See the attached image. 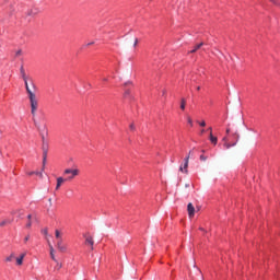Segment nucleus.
Here are the masks:
<instances>
[{
  "instance_id": "nucleus-20",
  "label": "nucleus",
  "mask_w": 280,
  "mask_h": 280,
  "mask_svg": "<svg viewBox=\"0 0 280 280\" xmlns=\"http://www.w3.org/2000/svg\"><path fill=\"white\" fill-rule=\"evenodd\" d=\"M55 237H56L58 241L62 240V234L60 233V231H58V230L55 231Z\"/></svg>"
},
{
  "instance_id": "nucleus-17",
  "label": "nucleus",
  "mask_w": 280,
  "mask_h": 280,
  "mask_svg": "<svg viewBox=\"0 0 280 280\" xmlns=\"http://www.w3.org/2000/svg\"><path fill=\"white\" fill-rule=\"evenodd\" d=\"M45 165H47V155H43L42 172H45Z\"/></svg>"
},
{
  "instance_id": "nucleus-38",
  "label": "nucleus",
  "mask_w": 280,
  "mask_h": 280,
  "mask_svg": "<svg viewBox=\"0 0 280 280\" xmlns=\"http://www.w3.org/2000/svg\"><path fill=\"white\" fill-rule=\"evenodd\" d=\"M200 135H205V129H202V130L200 131Z\"/></svg>"
},
{
  "instance_id": "nucleus-24",
  "label": "nucleus",
  "mask_w": 280,
  "mask_h": 280,
  "mask_svg": "<svg viewBox=\"0 0 280 280\" xmlns=\"http://www.w3.org/2000/svg\"><path fill=\"white\" fill-rule=\"evenodd\" d=\"M55 262H57V265H56V270H60V268H62V264L61 262H58V260L57 261H55Z\"/></svg>"
},
{
  "instance_id": "nucleus-16",
  "label": "nucleus",
  "mask_w": 280,
  "mask_h": 280,
  "mask_svg": "<svg viewBox=\"0 0 280 280\" xmlns=\"http://www.w3.org/2000/svg\"><path fill=\"white\" fill-rule=\"evenodd\" d=\"M30 176H39V178H43V171L40 172H28Z\"/></svg>"
},
{
  "instance_id": "nucleus-36",
  "label": "nucleus",
  "mask_w": 280,
  "mask_h": 280,
  "mask_svg": "<svg viewBox=\"0 0 280 280\" xmlns=\"http://www.w3.org/2000/svg\"><path fill=\"white\" fill-rule=\"evenodd\" d=\"M27 220L31 221L32 220V214L27 215Z\"/></svg>"
},
{
  "instance_id": "nucleus-34",
  "label": "nucleus",
  "mask_w": 280,
  "mask_h": 280,
  "mask_svg": "<svg viewBox=\"0 0 280 280\" xmlns=\"http://www.w3.org/2000/svg\"><path fill=\"white\" fill-rule=\"evenodd\" d=\"M31 83L34 90H36V84H34V81L31 79Z\"/></svg>"
},
{
  "instance_id": "nucleus-46",
  "label": "nucleus",
  "mask_w": 280,
  "mask_h": 280,
  "mask_svg": "<svg viewBox=\"0 0 280 280\" xmlns=\"http://www.w3.org/2000/svg\"><path fill=\"white\" fill-rule=\"evenodd\" d=\"M201 152L205 153V150H202Z\"/></svg>"
},
{
  "instance_id": "nucleus-11",
  "label": "nucleus",
  "mask_w": 280,
  "mask_h": 280,
  "mask_svg": "<svg viewBox=\"0 0 280 280\" xmlns=\"http://www.w3.org/2000/svg\"><path fill=\"white\" fill-rule=\"evenodd\" d=\"M65 180L62 177H58L57 178V185H56V191H58V189H60V187H62V183H65Z\"/></svg>"
},
{
  "instance_id": "nucleus-40",
  "label": "nucleus",
  "mask_w": 280,
  "mask_h": 280,
  "mask_svg": "<svg viewBox=\"0 0 280 280\" xmlns=\"http://www.w3.org/2000/svg\"><path fill=\"white\" fill-rule=\"evenodd\" d=\"M272 3H277V0H270Z\"/></svg>"
},
{
  "instance_id": "nucleus-32",
  "label": "nucleus",
  "mask_w": 280,
  "mask_h": 280,
  "mask_svg": "<svg viewBox=\"0 0 280 280\" xmlns=\"http://www.w3.org/2000/svg\"><path fill=\"white\" fill-rule=\"evenodd\" d=\"M27 242H30V235H27L26 237H24V244H27Z\"/></svg>"
},
{
  "instance_id": "nucleus-14",
  "label": "nucleus",
  "mask_w": 280,
  "mask_h": 280,
  "mask_svg": "<svg viewBox=\"0 0 280 280\" xmlns=\"http://www.w3.org/2000/svg\"><path fill=\"white\" fill-rule=\"evenodd\" d=\"M205 45V43H200L197 44L192 50H190L188 54H196V51H198V49H200L202 46Z\"/></svg>"
},
{
  "instance_id": "nucleus-13",
  "label": "nucleus",
  "mask_w": 280,
  "mask_h": 280,
  "mask_svg": "<svg viewBox=\"0 0 280 280\" xmlns=\"http://www.w3.org/2000/svg\"><path fill=\"white\" fill-rule=\"evenodd\" d=\"M40 13V10H38V9H31L30 11H28V16H36V14H39Z\"/></svg>"
},
{
  "instance_id": "nucleus-41",
  "label": "nucleus",
  "mask_w": 280,
  "mask_h": 280,
  "mask_svg": "<svg viewBox=\"0 0 280 280\" xmlns=\"http://www.w3.org/2000/svg\"><path fill=\"white\" fill-rule=\"evenodd\" d=\"M91 45H93V42L88 44V46H91Z\"/></svg>"
},
{
  "instance_id": "nucleus-21",
  "label": "nucleus",
  "mask_w": 280,
  "mask_h": 280,
  "mask_svg": "<svg viewBox=\"0 0 280 280\" xmlns=\"http://www.w3.org/2000/svg\"><path fill=\"white\" fill-rule=\"evenodd\" d=\"M187 121H188L190 128H194V120L191 119V117L188 116Z\"/></svg>"
},
{
  "instance_id": "nucleus-1",
  "label": "nucleus",
  "mask_w": 280,
  "mask_h": 280,
  "mask_svg": "<svg viewBox=\"0 0 280 280\" xmlns=\"http://www.w3.org/2000/svg\"><path fill=\"white\" fill-rule=\"evenodd\" d=\"M26 93L28 95L30 104H31V114L33 116V122L40 130L38 126V121H36V113L38 110V98H36V93L32 92V89L27 88Z\"/></svg>"
},
{
  "instance_id": "nucleus-29",
  "label": "nucleus",
  "mask_w": 280,
  "mask_h": 280,
  "mask_svg": "<svg viewBox=\"0 0 280 280\" xmlns=\"http://www.w3.org/2000/svg\"><path fill=\"white\" fill-rule=\"evenodd\" d=\"M199 159H200V161H207L208 158H207V155H200Z\"/></svg>"
},
{
  "instance_id": "nucleus-4",
  "label": "nucleus",
  "mask_w": 280,
  "mask_h": 280,
  "mask_svg": "<svg viewBox=\"0 0 280 280\" xmlns=\"http://www.w3.org/2000/svg\"><path fill=\"white\" fill-rule=\"evenodd\" d=\"M189 167V155H187L184 159V166H179V172H184V174H189V171L187 170Z\"/></svg>"
},
{
  "instance_id": "nucleus-18",
  "label": "nucleus",
  "mask_w": 280,
  "mask_h": 280,
  "mask_svg": "<svg viewBox=\"0 0 280 280\" xmlns=\"http://www.w3.org/2000/svg\"><path fill=\"white\" fill-rule=\"evenodd\" d=\"M124 97H125L126 100H132V95H130V90H126V91H125Z\"/></svg>"
},
{
  "instance_id": "nucleus-42",
  "label": "nucleus",
  "mask_w": 280,
  "mask_h": 280,
  "mask_svg": "<svg viewBox=\"0 0 280 280\" xmlns=\"http://www.w3.org/2000/svg\"><path fill=\"white\" fill-rule=\"evenodd\" d=\"M197 91H200V86H197Z\"/></svg>"
},
{
  "instance_id": "nucleus-10",
  "label": "nucleus",
  "mask_w": 280,
  "mask_h": 280,
  "mask_svg": "<svg viewBox=\"0 0 280 280\" xmlns=\"http://www.w3.org/2000/svg\"><path fill=\"white\" fill-rule=\"evenodd\" d=\"M48 246H49L50 257H51L52 261H58L56 259V254H55L54 245H51V243H48Z\"/></svg>"
},
{
  "instance_id": "nucleus-22",
  "label": "nucleus",
  "mask_w": 280,
  "mask_h": 280,
  "mask_svg": "<svg viewBox=\"0 0 280 280\" xmlns=\"http://www.w3.org/2000/svg\"><path fill=\"white\" fill-rule=\"evenodd\" d=\"M23 56V50L19 49L18 51H15V58H19Z\"/></svg>"
},
{
  "instance_id": "nucleus-27",
  "label": "nucleus",
  "mask_w": 280,
  "mask_h": 280,
  "mask_svg": "<svg viewBox=\"0 0 280 280\" xmlns=\"http://www.w3.org/2000/svg\"><path fill=\"white\" fill-rule=\"evenodd\" d=\"M187 156H189V159H191V156H194V149L188 152Z\"/></svg>"
},
{
  "instance_id": "nucleus-43",
  "label": "nucleus",
  "mask_w": 280,
  "mask_h": 280,
  "mask_svg": "<svg viewBox=\"0 0 280 280\" xmlns=\"http://www.w3.org/2000/svg\"><path fill=\"white\" fill-rule=\"evenodd\" d=\"M185 187H189V184H186Z\"/></svg>"
},
{
  "instance_id": "nucleus-3",
  "label": "nucleus",
  "mask_w": 280,
  "mask_h": 280,
  "mask_svg": "<svg viewBox=\"0 0 280 280\" xmlns=\"http://www.w3.org/2000/svg\"><path fill=\"white\" fill-rule=\"evenodd\" d=\"M20 73L22 75V79L25 84V89L27 91V89H30V83L27 82V80H30V79L27 78V74L25 73V68H23V66H21V68H20Z\"/></svg>"
},
{
  "instance_id": "nucleus-37",
  "label": "nucleus",
  "mask_w": 280,
  "mask_h": 280,
  "mask_svg": "<svg viewBox=\"0 0 280 280\" xmlns=\"http://www.w3.org/2000/svg\"><path fill=\"white\" fill-rule=\"evenodd\" d=\"M103 82H108V79H107V78H104V79H103Z\"/></svg>"
},
{
  "instance_id": "nucleus-5",
  "label": "nucleus",
  "mask_w": 280,
  "mask_h": 280,
  "mask_svg": "<svg viewBox=\"0 0 280 280\" xmlns=\"http://www.w3.org/2000/svg\"><path fill=\"white\" fill-rule=\"evenodd\" d=\"M208 132L210 137V142L212 143V145H218V137L213 136V128L209 127Z\"/></svg>"
},
{
  "instance_id": "nucleus-7",
  "label": "nucleus",
  "mask_w": 280,
  "mask_h": 280,
  "mask_svg": "<svg viewBox=\"0 0 280 280\" xmlns=\"http://www.w3.org/2000/svg\"><path fill=\"white\" fill-rule=\"evenodd\" d=\"M187 211H188L189 218H194V215L196 214V208L194 207V203L191 202L188 203Z\"/></svg>"
},
{
  "instance_id": "nucleus-44",
  "label": "nucleus",
  "mask_w": 280,
  "mask_h": 280,
  "mask_svg": "<svg viewBox=\"0 0 280 280\" xmlns=\"http://www.w3.org/2000/svg\"><path fill=\"white\" fill-rule=\"evenodd\" d=\"M199 230L205 231V229H202V228H199Z\"/></svg>"
},
{
  "instance_id": "nucleus-8",
  "label": "nucleus",
  "mask_w": 280,
  "mask_h": 280,
  "mask_svg": "<svg viewBox=\"0 0 280 280\" xmlns=\"http://www.w3.org/2000/svg\"><path fill=\"white\" fill-rule=\"evenodd\" d=\"M57 248L60 253H65L67 250V246H65V244H62V238H60L57 242Z\"/></svg>"
},
{
  "instance_id": "nucleus-30",
  "label": "nucleus",
  "mask_w": 280,
  "mask_h": 280,
  "mask_svg": "<svg viewBox=\"0 0 280 280\" xmlns=\"http://www.w3.org/2000/svg\"><path fill=\"white\" fill-rule=\"evenodd\" d=\"M32 228V221H28L27 223H26V229H31Z\"/></svg>"
},
{
  "instance_id": "nucleus-28",
  "label": "nucleus",
  "mask_w": 280,
  "mask_h": 280,
  "mask_svg": "<svg viewBox=\"0 0 280 280\" xmlns=\"http://www.w3.org/2000/svg\"><path fill=\"white\" fill-rule=\"evenodd\" d=\"M137 45H139V39H138V38H135L133 47H137Z\"/></svg>"
},
{
  "instance_id": "nucleus-12",
  "label": "nucleus",
  "mask_w": 280,
  "mask_h": 280,
  "mask_svg": "<svg viewBox=\"0 0 280 280\" xmlns=\"http://www.w3.org/2000/svg\"><path fill=\"white\" fill-rule=\"evenodd\" d=\"M25 253L21 254L20 257L16 258L18 266H23V259H25Z\"/></svg>"
},
{
  "instance_id": "nucleus-9",
  "label": "nucleus",
  "mask_w": 280,
  "mask_h": 280,
  "mask_svg": "<svg viewBox=\"0 0 280 280\" xmlns=\"http://www.w3.org/2000/svg\"><path fill=\"white\" fill-rule=\"evenodd\" d=\"M42 141H43V155H47V153L49 152V145L45 144V136L42 137Z\"/></svg>"
},
{
  "instance_id": "nucleus-23",
  "label": "nucleus",
  "mask_w": 280,
  "mask_h": 280,
  "mask_svg": "<svg viewBox=\"0 0 280 280\" xmlns=\"http://www.w3.org/2000/svg\"><path fill=\"white\" fill-rule=\"evenodd\" d=\"M12 259H14V254H11L10 256H8L5 258V261H12Z\"/></svg>"
},
{
  "instance_id": "nucleus-25",
  "label": "nucleus",
  "mask_w": 280,
  "mask_h": 280,
  "mask_svg": "<svg viewBox=\"0 0 280 280\" xmlns=\"http://www.w3.org/2000/svg\"><path fill=\"white\" fill-rule=\"evenodd\" d=\"M232 145H235V143H234V144H231V143H229V142H225V143H224V148H225L226 150H229Z\"/></svg>"
},
{
  "instance_id": "nucleus-39",
  "label": "nucleus",
  "mask_w": 280,
  "mask_h": 280,
  "mask_svg": "<svg viewBox=\"0 0 280 280\" xmlns=\"http://www.w3.org/2000/svg\"><path fill=\"white\" fill-rule=\"evenodd\" d=\"M229 132H231V129H226V135H229Z\"/></svg>"
},
{
  "instance_id": "nucleus-33",
  "label": "nucleus",
  "mask_w": 280,
  "mask_h": 280,
  "mask_svg": "<svg viewBox=\"0 0 280 280\" xmlns=\"http://www.w3.org/2000/svg\"><path fill=\"white\" fill-rule=\"evenodd\" d=\"M129 128H130V130H136L135 124H131V125L129 126Z\"/></svg>"
},
{
  "instance_id": "nucleus-31",
  "label": "nucleus",
  "mask_w": 280,
  "mask_h": 280,
  "mask_svg": "<svg viewBox=\"0 0 280 280\" xmlns=\"http://www.w3.org/2000/svg\"><path fill=\"white\" fill-rule=\"evenodd\" d=\"M42 233H43V235H48V230L44 229V230H42Z\"/></svg>"
},
{
  "instance_id": "nucleus-45",
  "label": "nucleus",
  "mask_w": 280,
  "mask_h": 280,
  "mask_svg": "<svg viewBox=\"0 0 280 280\" xmlns=\"http://www.w3.org/2000/svg\"><path fill=\"white\" fill-rule=\"evenodd\" d=\"M163 95H165V91H163Z\"/></svg>"
},
{
  "instance_id": "nucleus-19",
  "label": "nucleus",
  "mask_w": 280,
  "mask_h": 280,
  "mask_svg": "<svg viewBox=\"0 0 280 280\" xmlns=\"http://www.w3.org/2000/svg\"><path fill=\"white\" fill-rule=\"evenodd\" d=\"M185 106H187V100L182 98V101H180V108H182V110H185Z\"/></svg>"
},
{
  "instance_id": "nucleus-26",
  "label": "nucleus",
  "mask_w": 280,
  "mask_h": 280,
  "mask_svg": "<svg viewBox=\"0 0 280 280\" xmlns=\"http://www.w3.org/2000/svg\"><path fill=\"white\" fill-rule=\"evenodd\" d=\"M197 124H199V126H201V128H205V126H207V122L205 120H202L201 122L197 121Z\"/></svg>"
},
{
  "instance_id": "nucleus-6",
  "label": "nucleus",
  "mask_w": 280,
  "mask_h": 280,
  "mask_svg": "<svg viewBox=\"0 0 280 280\" xmlns=\"http://www.w3.org/2000/svg\"><path fill=\"white\" fill-rule=\"evenodd\" d=\"M85 246H89L91 248V250H94V244H95V241L93 240V236L91 235H85Z\"/></svg>"
},
{
  "instance_id": "nucleus-35",
  "label": "nucleus",
  "mask_w": 280,
  "mask_h": 280,
  "mask_svg": "<svg viewBox=\"0 0 280 280\" xmlns=\"http://www.w3.org/2000/svg\"><path fill=\"white\" fill-rule=\"evenodd\" d=\"M223 141H224V143H228L229 138L224 137V138H223Z\"/></svg>"
},
{
  "instance_id": "nucleus-15",
  "label": "nucleus",
  "mask_w": 280,
  "mask_h": 280,
  "mask_svg": "<svg viewBox=\"0 0 280 280\" xmlns=\"http://www.w3.org/2000/svg\"><path fill=\"white\" fill-rule=\"evenodd\" d=\"M12 222H14V219H5L0 222V226H5V224H12Z\"/></svg>"
},
{
  "instance_id": "nucleus-2",
  "label": "nucleus",
  "mask_w": 280,
  "mask_h": 280,
  "mask_svg": "<svg viewBox=\"0 0 280 280\" xmlns=\"http://www.w3.org/2000/svg\"><path fill=\"white\" fill-rule=\"evenodd\" d=\"M63 174H66V175L70 174V176L67 178V180H73V178L75 176H80V170H78V168H74V170L66 168Z\"/></svg>"
}]
</instances>
